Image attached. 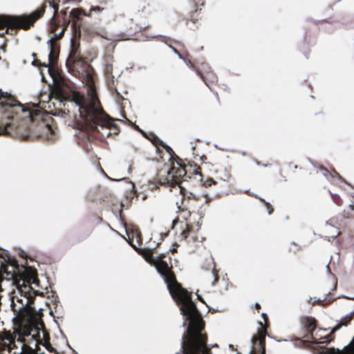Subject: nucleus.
Masks as SVG:
<instances>
[{
  "mask_svg": "<svg viewBox=\"0 0 354 354\" xmlns=\"http://www.w3.org/2000/svg\"><path fill=\"white\" fill-rule=\"evenodd\" d=\"M218 183V182L217 180H215L213 178H209L204 182L203 185L205 187H208L212 186V185H216Z\"/></svg>",
  "mask_w": 354,
  "mask_h": 354,
  "instance_id": "c85d7f7f",
  "label": "nucleus"
},
{
  "mask_svg": "<svg viewBox=\"0 0 354 354\" xmlns=\"http://www.w3.org/2000/svg\"><path fill=\"white\" fill-rule=\"evenodd\" d=\"M196 74L198 75L201 79L203 80L205 84L211 89L210 84H213L217 82V76L215 73L212 71L207 72L205 75H203V72L201 70H196Z\"/></svg>",
  "mask_w": 354,
  "mask_h": 354,
  "instance_id": "dca6fc26",
  "label": "nucleus"
},
{
  "mask_svg": "<svg viewBox=\"0 0 354 354\" xmlns=\"http://www.w3.org/2000/svg\"><path fill=\"white\" fill-rule=\"evenodd\" d=\"M80 62V59L76 55L75 50H71L66 62V66L68 68V71L71 72L73 65H74L77 62L79 63Z\"/></svg>",
  "mask_w": 354,
  "mask_h": 354,
  "instance_id": "5701e85b",
  "label": "nucleus"
},
{
  "mask_svg": "<svg viewBox=\"0 0 354 354\" xmlns=\"http://www.w3.org/2000/svg\"><path fill=\"white\" fill-rule=\"evenodd\" d=\"M327 354H354V337L351 343L345 346L342 351L332 348L328 349Z\"/></svg>",
  "mask_w": 354,
  "mask_h": 354,
  "instance_id": "6ab92c4d",
  "label": "nucleus"
},
{
  "mask_svg": "<svg viewBox=\"0 0 354 354\" xmlns=\"http://www.w3.org/2000/svg\"><path fill=\"white\" fill-rule=\"evenodd\" d=\"M180 193L183 194V198L181 199L180 204L178 205V203H176L178 205V208L179 211L186 212L187 211L188 215H190V208L192 206L191 201H198V197L196 196L193 193H189L187 195V198H185V194L183 192V189L180 187Z\"/></svg>",
  "mask_w": 354,
  "mask_h": 354,
  "instance_id": "9b49d317",
  "label": "nucleus"
},
{
  "mask_svg": "<svg viewBox=\"0 0 354 354\" xmlns=\"http://www.w3.org/2000/svg\"><path fill=\"white\" fill-rule=\"evenodd\" d=\"M137 238L138 239V241H140L141 239V234L140 233H137Z\"/></svg>",
  "mask_w": 354,
  "mask_h": 354,
  "instance_id": "58836bf2",
  "label": "nucleus"
},
{
  "mask_svg": "<svg viewBox=\"0 0 354 354\" xmlns=\"http://www.w3.org/2000/svg\"><path fill=\"white\" fill-rule=\"evenodd\" d=\"M196 147H197V145L192 146L193 154H196V155L198 156V154L197 153V151H196Z\"/></svg>",
  "mask_w": 354,
  "mask_h": 354,
  "instance_id": "f704fd0d",
  "label": "nucleus"
},
{
  "mask_svg": "<svg viewBox=\"0 0 354 354\" xmlns=\"http://www.w3.org/2000/svg\"><path fill=\"white\" fill-rule=\"evenodd\" d=\"M255 308L257 310L258 313H259V310L261 309V306L259 303L255 304Z\"/></svg>",
  "mask_w": 354,
  "mask_h": 354,
  "instance_id": "c9c22d12",
  "label": "nucleus"
},
{
  "mask_svg": "<svg viewBox=\"0 0 354 354\" xmlns=\"http://www.w3.org/2000/svg\"><path fill=\"white\" fill-rule=\"evenodd\" d=\"M353 318L354 310L350 314L346 315L345 317H342L339 323L332 329L331 332L329 334L324 335V338L326 339V340L323 341V342H330L333 341L335 338V332L338 330L342 326H348Z\"/></svg>",
  "mask_w": 354,
  "mask_h": 354,
  "instance_id": "f8f14e48",
  "label": "nucleus"
},
{
  "mask_svg": "<svg viewBox=\"0 0 354 354\" xmlns=\"http://www.w3.org/2000/svg\"><path fill=\"white\" fill-rule=\"evenodd\" d=\"M196 64L201 65V69H200L201 71H203V72H205L206 73H207V72L211 71V70H210L211 68L209 66V65L207 64H205L204 62H199V60L196 61Z\"/></svg>",
  "mask_w": 354,
  "mask_h": 354,
  "instance_id": "a878e982",
  "label": "nucleus"
},
{
  "mask_svg": "<svg viewBox=\"0 0 354 354\" xmlns=\"http://www.w3.org/2000/svg\"><path fill=\"white\" fill-rule=\"evenodd\" d=\"M168 252L157 255L153 265L158 273L163 279L173 299L179 306L181 313L189 322L187 332L183 337V348L185 354H207L209 350L206 347L207 337L202 333L205 322L192 300V294L184 288L176 278L174 271L171 258Z\"/></svg>",
  "mask_w": 354,
  "mask_h": 354,
  "instance_id": "f257e3e1",
  "label": "nucleus"
},
{
  "mask_svg": "<svg viewBox=\"0 0 354 354\" xmlns=\"http://www.w3.org/2000/svg\"><path fill=\"white\" fill-rule=\"evenodd\" d=\"M62 14L64 16H66V15H67V10H62Z\"/></svg>",
  "mask_w": 354,
  "mask_h": 354,
  "instance_id": "ea45409f",
  "label": "nucleus"
},
{
  "mask_svg": "<svg viewBox=\"0 0 354 354\" xmlns=\"http://www.w3.org/2000/svg\"><path fill=\"white\" fill-rule=\"evenodd\" d=\"M189 56V54L187 53L185 56H183V59H182L192 71H194L196 73V70H200V68H196L195 64L191 61V59H188Z\"/></svg>",
  "mask_w": 354,
  "mask_h": 354,
  "instance_id": "393cba45",
  "label": "nucleus"
},
{
  "mask_svg": "<svg viewBox=\"0 0 354 354\" xmlns=\"http://www.w3.org/2000/svg\"><path fill=\"white\" fill-rule=\"evenodd\" d=\"M348 209L351 210V211H354V205H350L348 206Z\"/></svg>",
  "mask_w": 354,
  "mask_h": 354,
  "instance_id": "4c0bfd02",
  "label": "nucleus"
},
{
  "mask_svg": "<svg viewBox=\"0 0 354 354\" xmlns=\"http://www.w3.org/2000/svg\"><path fill=\"white\" fill-rule=\"evenodd\" d=\"M145 198H147V196H144L142 197V200H145Z\"/></svg>",
  "mask_w": 354,
  "mask_h": 354,
  "instance_id": "a18cd8bd",
  "label": "nucleus"
},
{
  "mask_svg": "<svg viewBox=\"0 0 354 354\" xmlns=\"http://www.w3.org/2000/svg\"><path fill=\"white\" fill-rule=\"evenodd\" d=\"M102 10H103V8L97 6V7H91L90 11L100 12Z\"/></svg>",
  "mask_w": 354,
  "mask_h": 354,
  "instance_id": "473e14b6",
  "label": "nucleus"
},
{
  "mask_svg": "<svg viewBox=\"0 0 354 354\" xmlns=\"http://www.w3.org/2000/svg\"><path fill=\"white\" fill-rule=\"evenodd\" d=\"M49 5L54 9V15L57 12L59 9V6L57 4H54L51 1H49Z\"/></svg>",
  "mask_w": 354,
  "mask_h": 354,
  "instance_id": "2f4dec72",
  "label": "nucleus"
},
{
  "mask_svg": "<svg viewBox=\"0 0 354 354\" xmlns=\"http://www.w3.org/2000/svg\"><path fill=\"white\" fill-rule=\"evenodd\" d=\"M303 337H296L292 339L294 344L295 346L299 348H308L310 347V344L313 343V341L310 342L308 340H304Z\"/></svg>",
  "mask_w": 354,
  "mask_h": 354,
  "instance_id": "b1692460",
  "label": "nucleus"
},
{
  "mask_svg": "<svg viewBox=\"0 0 354 354\" xmlns=\"http://www.w3.org/2000/svg\"><path fill=\"white\" fill-rule=\"evenodd\" d=\"M180 236L187 243L201 242L193 226L190 224H186V228L181 232Z\"/></svg>",
  "mask_w": 354,
  "mask_h": 354,
  "instance_id": "ddd939ff",
  "label": "nucleus"
},
{
  "mask_svg": "<svg viewBox=\"0 0 354 354\" xmlns=\"http://www.w3.org/2000/svg\"><path fill=\"white\" fill-rule=\"evenodd\" d=\"M198 298L200 300L203 301V299H202L200 296H198Z\"/></svg>",
  "mask_w": 354,
  "mask_h": 354,
  "instance_id": "49530a36",
  "label": "nucleus"
},
{
  "mask_svg": "<svg viewBox=\"0 0 354 354\" xmlns=\"http://www.w3.org/2000/svg\"><path fill=\"white\" fill-rule=\"evenodd\" d=\"M46 348L50 353H54L55 354H59V353L57 351V350L49 343H46Z\"/></svg>",
  "mask_w": 354,
  "mask_h": 354,
  "instance_id": "c756f323",
  "label": "nucleus"
},
{
  "mask_svg": "<svg viewBox=\"0 0 354 354\" xmlns=\"http://www.w3.org/2000/svg\"><path fill=\"white\" fill-rule=\"evenodd\" d=\"M0 258L3 261L1 262V273L3 280H12L17 288L18 292L22 298L16 297V301L19 304L17 305L15 302V299L12 301V310L17 315L23 316L24 313L27 314H33L36 309L32 306L35 302L37 295H44V293L39 290H34L32 285L36 287L39 286V280L37 277L36 269L30 266H20L15 258H12L9 254L3 256L0 254Z\"/></svg>",
  "mask_w": 354,
  "mask_h": 354,
  "instance_id": "f03ea898",
  "label": "nucleus"
},
{
  "mask_svg": "<svg viewBox=\"0 0 354 354\" xmlns=\"http://www.w3.org/2000/svg\"><path fill=\"white\" fill-rule=\"evenodd\" d=\"M140 254L142 256V257L148 263L153 266V265L156 262L157 256H153V252L152 250L145 248L141 250Z\"/></svg>",
  "mask_w": 354,
  "mask_h": 354,
  "instance_id": "412c9836",
  "label": "nucleus"
},
{
  "mask_svg": "<svg viewBox=\"0 0 354 354\" xmlns=\"http://www.w3.org/2000/svg\"><path fill=\"white\" fill-rule=\"evenodd\" d=\"M231 171L227 167L221 166V168H218L216 170V178L226 184L231 178Z\"/></svg>",
  "mask_w": 354,
  "mask_h": 354,
  "instance_id": "2eb2a0df",
  "label": "nucleus"
},
{
  "mask_svg": "<svg viewBox=\"0 0 354 354\" xmlns=\"http://www.w3.org/2000/svg\"><path fill=\"white\" fill-rule=\"evenodd\" d=\"M66 28H63L62 31L58 34H55L53 37L49 39L47 44L50 48V53L48 55L49 64L52 65V67L55 66L57 60L58 59V53L59 51V46L54 42L56 39H60L63 37Z\"/></svg>",
  "mask_w": 354,
  "mask_h": 354,
  "instance_id": "9d476101",
  "label": "nucleus"
},
{
  "mask_svg": "<svg viewBox=\"0 0 354 354\" xmlns=\"http://www.w3.org/2000/svg\"><path fill=\"white\" fill-rule=\"evenodd\" d=\"M77 144L82 147H84L85 145L87 144V142H91L94 139H96L95 134H77Z\"/></svg>",
  "mask_w": 354,
  "mask_h": 354,
  "instance_id": "aec40b11",
  "label": "nucleus"
},
{
  "mask_svg": "<svg viewBox=\"0 0 354 354\" xmlns=\"http://www.w3.org/2000/svg\"><path fill=\"white\" fill-rule=\"evenodd\" d=\"M171 251L172 253H175V252H177V249L173 248L172 250H171Z\"/></svg>",
  "mask_w": 354,
  "mask_h": 354,
  "instance_id": "a19ab883",
  "label": "nucleus"
},
{
  "mask_svg": "<svg viewBox=\"0 0 354 354\" xmlns=\"http://www.w3.org/2000/svg\"><path fill=\"white\" fill-rule=\"evenodd\" d=\"M0 105L4 108L3 116L0 124V133H24L32 131L34 118L29 110L17 100L10 93L0 88Z\"/></svg>",
  "mask_w": 354,
  "mask_h": 354,
  "instance_id": "39448f33",
  "label": "nucleus"
},
{
  "mask_svg": "<svg viewBox=\"0 0 354 354\" xmlns=\"http://www.w3.org/2000/svg\"><path fill=\"white\" fill-rule=\"evenodd\" d=\"M196 142L198 143L201 142V141L199 139H197Z\"/></svg>",
  "mask_w": 354,
  "mask_h": 354,
  "instance_id": "c03bdc74",
  "label": "nucleus"
},
{
  "mask_svg": "<svg viewBox=\"0 0 354 354\" xmlns=\"http://www.w3.org/2000/svg\"><path fill=\"white\" fill-rule=\"evenodd\" d=\"M131 245L133 246V248L136 249L135 245H133L132 243H131Z\"/></svg>",
  "mask_w": 354,
  "mask_h": 354,
  "instance_id": "de8ad7c7",
  "label": "nucleus"
},
{
  "mask_svg": "<svg viewBox=\"0 0 354 354\" xmlns=\"http://www.w3.org/2000/svg\"><path fill=\"white\" fill-rule=\"evenodd\" d=\"M84 16H89L88 14L86 13L81 8H73L71 12H70V17L73 19L74 21L73 24H72L73 28H77V24L76 23L80 21L81 17ZM77 29L80 30V28L78 27Z\"/></svg>",
  "mask_w": 354,
  "mask_h": 354,
  "instance_id": "f3484780",
  "label": "nucleus"
},
{
  "mask_svg": "<svg viewBox=\"0 0 354 354\" xmlns=\"http://www.w3.org/2000/svg\"><path fill=\"white\" fill-rule=\"evenodd\" d=\"M156 147V153L162 162L166 160L167 156L170 162V168L167 172V181L171 185H180L182 181H187L194 176L202 180L201 167L194 162L185 163L175 154L172 149L161 140L156 134H142Z\"/></svg>",
  "mask_w": 354,
  "mask_h": 354,
  "instance_id": "20e7f679",
  "label": "nucleus"
},
{
  "mask_svg": "<svg viewBox=\"0 0 354 354\" xmlns=\"http://www.w3.org/2000/svg\"><path fill=\"white\" fill-rule=\"evenodd\" d=\"M195 19H195V17H194V15H192V20H195Z\"/></svg>",
  "mask_w": 354,
  "mask_h": 354,
  "instance_id": "37998d69",
  "label": "nucleus"
},
{
  "mask_svg": "<svg viewBox=\"0 0 354 354\" xmlns=\"http://www.w3.org/2000/svg\"><path fill=\"white\" fill-rule=\"evenodd\" d=\"M127 121L131 124L133 127V129L138 131L139 133H146L145 131H144L143 130H142L138 126L136 125V124H133L131 121H129V120L126 119Z\"/></svg>",
  "mask_w": 354,
  "mask_h": 354,
  "instance_id": "7c9ffc66",
  "label": "nucleus"
},
{
  "mask_svg": "<svg viewBox=\"0 0 354 354\" xmlns=\"http://www.w3.org/2000/svg\"><path fill=\"white\" fill-rule=\"evenodd\" d=\"M344 216H346V218H350L349 215H346V211L345 210L344 211Z\"/></svg>",
  "mask_w": 354,
  "mask_h": 354,
  "instance_id": "79ce46f5",
  "label": "nucleus"
},
{
  "mask_svg": "<svg viewBox=\"0 0 354 354\" xmlns=\"http://www.w3.org/2000/svg\"><path fill=\"white\" fill-rule=\"evenodd\" d=\"M82 30L86 32L88 35L98 34L97 32L94 31L88 25L83 24L82 25Z\"/></svg>",
  "mask_w": 354,
  "mask_h": 354,
  "instance_id": "bb28decb",
  "label": "nucleus"
},
{
  "mask_svg": "<svg viewBox=\"0 0 354 354\" xmlns=\"http://www.w3.org/2000/svg\"><path fill=\"white\" fill-rule=\"evenodd\" d=\"M166 44L176 55H178L180 59H183V55L180 53V50L177 48H184V45L180 41L171 40L170 39H166L162 41Z\"/></svg>",
  "mask_w": 354,
  "mask_h": 354,
  "instance_id": "a211bd4d",
  "label": "nucleus"
},
{
  "mask_svg": "<svg viewBox=\"0 0 354 354\" xmlns=\"http://www.w3.org/2000/svg\"><path fill=\"white\" fill-rule=\"evenodd\" d=\"M43 66H44V67L48 68V73L50 74V76H52V77H53V68H50V67H49V66H48V64H44V65H43Z\"/></svg>",
  "mask_w": 354,
  "mask_h": 354,
  "instance_id": "72a5a7b5",
  "label": "nucleus"
},
{
  "mask_svg": "<svg viewBox=\"0 0 354 354\" xmlns=\"http://www.w3.org/2000/svg\"><path fill=\"white\" fill-rule=\"evenodd\" d=\"M260 201L265 205L268 213L269 214H272L274 212V208L272 207V205H270L269 203L266 202L264 199L260 198Z\"/></svg>",
  "mask_w": 354,
  "mask_h": 354,
  "instance_id": "cd10ccee",
  "label": "nucleus"
},
{
  "mask_svg": "<svg viewBox=\"0 0 354 354\" xmlns=\"http://www.w3.org/2000/svg\"><path fill=\"white\" fill-rule=\"evenodd\" d=\"M87 93L89 100L80 97L73 101L78 112V118L77 114L75 116V128L81 131H86V133H101L100 130L112 129L120 133L123 130L115 121L123 126L127 125L126 122L122 120H114L103 110L94 86H90Z\"/></svg>",
  "mask_w": 354,
  "mask_h": 354,
  "instance_id": "7ed1b4c3",
  "label": "nucleus"
},
{
  "mask_svg": "<svg viewBox=\"0 0 354 354\" xmlns=\"http://www.w3.org/2000/svg\"><path fill=\"white\" fill-rule=\"evenodd\" d=\"M200 159L202 160V161H204V160H206L207 159V157L205 156V155H202L200 156Z\"/></svg>",
  "mask_w": 354,
  "mask_h": 354,
  "instance_id": "e433bc0d",
  "label": "nucleus"
},
{
  "mask_svg": "<svg viewBox=\"0 0 354 354\" xmlns=\"http://www.w3.org/2000/svg\"><path fill=\"white\" fill-rule=\"evenodd\" d=\"M300 324L301 328L306 331V333L302 335L303 338L312 339L313 344L324 343L323 341L326 340L324 336L318 335V332L314 335L313 333L317 326V322L315 317L310 316L301 317Z\"/></svg>",
  "mask_w": 354,
  "mask_h": 354,
  "instance_id": "6e6552de",
  "label": "nucleus"
},
{
  "mask_svg": "<svg viewBox=\"0 0 354 354\" xmlns=\"http://www.w3.org/2000/svg\"><path fill=\"white\" fill-rule=\"evenodd\" d=\"M261 317L265 324H263L261 322H259L261 328L258 330L257 333L253 335L252 338V346L250 354H266V337L267 335L269 319L266 313H262Z\"/></svg>",
  "mask_w": 354,
  "mask_h": 354,
  "instance_id": "0eeeda50",
  "label": "nucleus"
},
{
  "mask_svg": "<svg viewBox=\"0 0 354 354\" xmlns=\"http://www.w3.org/2000/svg\"><path fill=\"white\" fill-rule=\"evenodd\" d=\"M346 28H352V26H346Z\"/></svg>",
  "mask_w": 354,
  "mask_h": 354,
  "instance_id": "09e8293b",
  "label": "nucleus"
},
{
  "mask_svg": "<svg viewBox=\"0 0 354 354\" xmlns=\"http://www.w3.org/2000/svg\"><path fill=\"white\" fill-rule=\"evenodd\" d=\"M45 10L46 6H43L30 15H0V36L8 34L9 28L12 30L17 28L29 29L38 19L43 16Z\"/></svg>",
  "mask_w": 354,
  "mask_h": 354,
  "instance_id": "423d86ee",
  "label": "nucleus"
},
{
  "mask_svg": "<svg viewBox=\"0 0 354 354\" xmlns=\"http://www.w3.org/2000/svg\"><path fill=\"white\" fill-rule=\"evenodd\" d=\"M70 23V19H68V22H67V25Z\"/></svg>",
  "mask_w": 354,
  "mask_h": 354,
  "instance_id": "8fccbe9b",
  "label": "nucleus"
},
{
  "mask_svg": "<svg viewBox=\"0 0 354 354\" xmlns=\"http://www.w3.org/2000/svg\"><path fill=\"white\" fill-rule=\"evenodd\" d=\"M111 62L112 57L109 56L106 57L104 66V73L106 79L107 86L112 94H115L116 96L120 98L117 99L118 101L120 100H124L114 84V76L113 75V66Z\"/></svg>",
  "mask_w": 354,
  "mask_h": 354,
  "instance_id": "1a4fd4ad",
  "label": "nucleus"
},
{
  "mask_svg": "<svg viewBox=\"0 0 354 354\" xmlns=\"http://www.w3.org/2000/svg\"><path fill=\"white\" fill-rule=\"evenodd\" d=\"M341 24L337 21L330 22L327 20H324L322 24V28L325 32L332 33L337 28H340Z\"/></svg>",
  "mask_w": 354,
  "mask_h": 354,
  "instance_id": "4be33fe9",
  "label": "nucleus"
},
{
  "mask_svg": "<svg viewBox=\"0 0 354 354\" xmlns=\"http://www.w3.org/2000/svg\"><path fill=\"white\" fill-rule=\"evenodd\" d=\"M205 265H203V268L205 270H212V275L214 277L212 285H215L219 279L218 271L216 269V263L212 257L205 259Z\"/></svg>",
  "mask_w": 354,
  "mask_h": 354,
  "instance_id": "4468645a",
  "label": "nucleus"
}]
</instances>
